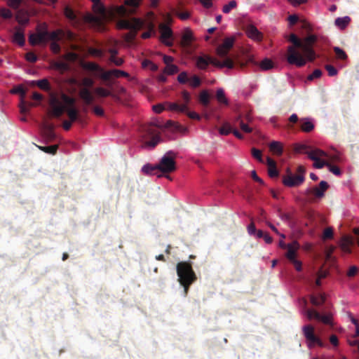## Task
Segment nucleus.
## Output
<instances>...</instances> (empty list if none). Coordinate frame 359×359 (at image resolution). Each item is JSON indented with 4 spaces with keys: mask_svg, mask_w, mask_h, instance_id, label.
<instances>
[{
    "mask_svg": "<svg viewBox=\"0 0 359 359\" xmlns=\"http://www.w3.org/2000/svg\"><path fill=\"white\" fill-rule=\"evenodd\" d=\"M288 40L292 43L287 50L286 59L289 64L302 67L307 61L312 62L316 59L313 45L317 41L316 36L311 34L301 39L296 34H291Z\"/></svg>",
    "mask_w": 359,
    "mask_h": 359,
    "instance_id": "nucleus-1",
    "label": "nucleus"
},
{
    "mask_svg": "<svg viewBox=\"0 0 359 359\" xmlns=\"http://www.w3.org/2000/svg\"><path fill=\"white\" fill-rule=\"evenodd\" d=\"M75 98L65 93H62L60 99L53 97L50 99L51 115L55 118L60 117L65 112L67 113L69 121H80L79 110L75 107Z\"/></svg>",
    "mask_w": 359,
    "mask_h": 359,
    "instance_id": "nucleus-2",
    "label": "nucleus"
},
{
    "mask_svg": "<svg viewBox=\"0 0 359 359\" xmlns=\"http://www.w3.org/2000/svg\"><path fill=\"white\" fill-rule=\"evenodd\" d=\"M177 274L178 280L183 286L184 294L187 295L189 286L194 283L196 279V275L193 270L191 263L187 262H180L177 264Z\"/></svg>",
    "mask_w": 359,
    "mask_h": 359,
    "instance_id": "nucleus-3",
    "label": "nucleus"
},
{
    "mask_svg": "<svg viewBox=\"0 0 359 359\" xmlns=\"http://www.w3.org/2000/svg\"><path fill=\"white\" fill-rule=\"evenodd\" d=\"M119 29H130L131 32L126 35V40L132 41L136 36L137 31L143 28L144 22L142 19L132 18L130 20L121 19L116 23Z\"/></svg>",
    "mask_w": 359,
    "mask_h": 359,
    "instance_id": "nucleus-4",
    "label": "nucleus"
},
{
    "mask_svg": "<svg viewBox=\"0 0 359 359\" xmlns=\"http://www.w3.org/2000/svg\"><path fill=\"white\" fill-rule=\"evenodd\" d=\"M176 154L172 151H168L157 164L159 172L162 174H168L176 170V162L175 161Z\"/></svg>",
    "mask_w": 359,
    "mask_h": 359,
    "instance_id": "nucleus-5",
    "label": "nucleus"
},
{
    "mask_svg": "<svg viewBox=\"0 0 359 359\" xmlns=\"http://www.w3.org/2000/svg\"><path fill=\"white\" fill-rule=\"evenodd\" d=\"M182 104L178 102H166L168 110L176 112H185L188 110V104L191 100V95L187 90L182 92Z\"/></svg>",
    "mask_w": 359,
    "mask_h": 359,
    "instance_id": "nucleus-6",
    "label": "nucleus"
},
{
    "mask_svg": "<svg viewBox=\"0 0 359 359\" xmlns=\"http://www.w3.org/2000/svg\"><path fill=\"white\" fill-rule=\"evenodd\" d=\"M154 128H161V126L156 123H151L148 126L144 127V130L149 135H153L151 140L145 142L146 146L154 148L161 141V138L158 134H156V131Z\"/></svg>",
    "mask_w": 359,
    "mask_h": 359,
    "instance_id": "nucleus-7",
    "label": "nucleus"
},
{
    "mask_svg": "<svg viewBox=\"0 0 359 359\" xmlns=\"http://www.w3.org/2000/svg\"><path fill=\"white\" fill-rule=\"evenodd\" d=\"M304 335L306 340L309 341V346H311L315 344L320 347L324 346V343L320 340L319 337L316 336L314 333V327L311 325H306L302 328Z\"/></svg>",
    "mask_w": 359,
    "mask_h": 359,
    "instance_id": "nucleus-8",
    "label": "nucleus"
},
{
    "mask_svg": "<svg viewBox=\"0 0 359 359\" xmlns=\"http://www.w3.org/2000/svg\"><path fill=\"white\" fill-rule=\"evenodd\" d=\"M11 92L12 93H18L21 95V102L20 104V111L21 114H27L29 111V109L34 105L33 103L27 102L25 100L26 90L22 86H15L11 90Z\"/></svg>",
    "mask_w": 359,
    "mask_h": 359,
    "instance_id": "nucleus-9",
    "label": "nucleus"
},
{
    "mask_svg": "<svg viewBox=\"0 0 359 359\" xmlns=\"http://www.w3.org/2000/svg\"><path fill=\"white\" fill-rule=\"evenodd\" d=\"M93 10L94 13L97 14L98 16L90 15L87 17V20L92 23L97 25L101 24L102 18H104L106 16V9L104 6L101 2L94 4L93 5Z\"/></svg>",
    "mask_w": 359,
    "mask_h": 359,
    "instance_id": "nucleus-10",
    "label": "nucleus"
},
{
    "mask_svg": "<svg viewBox=\"0 0 359 359\" xmlns=\"http://www.w3.org/2000/svg\"><path fill=\"white\" fill-rule=\"evenodd\" d=\"M159 30L161 32V41L168 47L172 46L173 41L172 29L168 25L161 23L159 25Z\"/></svg>",
    "mask_w": 359,
    "mask_h": 359,
    "instance_id": "nucleus-11",
    "label": "nucleus"
},
{
    "mask_svg": "<svg viewBox=\"0 0 359 359\" xmlns=\"http://www.w3.org/2000/svg\"><path fill=\"white\" fill-rule=\"evenodd\" d=\"M306 316L309 320L313 318L323 323L325 325L333 326L332 316L331 314L321 315L320 313L313 309L306 311Z\"/></svg>",
    "mask_w": 359,
    "mask_h": 359,
    "instance_id": "nucleus-12",
    "label": "nucleus"
},
{
    "mask_svg": "<svg viewBox=\"0 0 359 359\" xmlns=\"http://www.w3.org/2000/svg\"><path fill=\"white\" fill-rule=\"evenodd\" d=\"M325 156V153L323 151L318 149H313L309 154V158L314 161L313 166L318 169L322 168L324 166H327V163H328L327 162H325L320 159V157Z\"/></svg>",
    "mask_w": 359,
    "mask_h": 359,
    "instance_id": "nucleus-13",
    "label": "nucleus"
},
{
    "mask_svg": "<svg viewBox=\"0 0 359 359\" xmlns=\"http://www.w3.org/2000/svg\"><path fill=\"white\" fill-rule=\"evenodd\" d=\"M304 181V177L302 175H287L283 177V183L285 186L289 187H298Z\"/></svg>",
    "mask_w": 359,
    "mask_h": 359,
    "instance_id": "nucleus-14",
    "label": "nucleus"
},
{
    "mask_svg": "<svg viewBox=\"0 0 359 359\" xmlns=\"http://www.w3.org/2000/svg\"><path fill=\"white\" fill-rule=\"evenodd\" d=\"M234 43L233 38H226L221 45L217 48V54L222 57H226Z\"/></svg>",
    "mask_w": 359,
    "mask_h": 359,
    "instance_id": "nucleus-15",
    "label": "nucleus"
},
{
    "mask_svg": "<svg viewBox=\"0 0 359 359\" xmlns=\"http://www.w3.org/2000/svg\"><path fill=\"white\" fill-rule=\"evenodd\" d=\"M245 32L247 36L257 41H260L262 40L263 35L261 32H259L257 28L253 25H249L245 28Z\"/></svg>",
    "mask_w": 359,
    "mask_h": 359,
    "instance_id": "nucleus-16",
    "label": "nucleus"
},
{
    "mask_svg": "<svg viewBox=\"0 0 359 359\" xmlns=\"http://www.w3.org/2000/svg\"><path fill=\"white\" fill-rule=\"evenodd\" d=\"M196 66L201 70H205L211 64V57L207 55L195 57Z\"/></svg>",
    "mask_w": 359,
    "mask_h": 359,
    "instance_id": "nucleus-17",
    "label": "nucleus"
},
{
    "mask_svg": "<svg viewBox=\"0 0 359 359\" xmlns=\"http://www.w3.org/2000/svg\"><path fill=\"white\" fill-rule=\"evenodd\" d=\"M299 249V244L297 241H293L287 245V252L285 257L287 259L292 262L296 258L297 252Z\"/></svg>",
    "mask_w": 359,
    "mask_h": 359,
    "instance_id": "nucleus-18",
    "label": "nucleus"
},
{
    "mask_svg": "<svg viewBox=\"0 0 359 359\" xmlns=\"http://www.w3.org/2000/svg\"><path fill=\"white\" fill-rule=\"evenodd\" d=\"M233 125L235 126L238 125L244 133H250L252 132V128L250 127L247 123L244 122L242 114H239L233 118Z\"/></svg>",
    "mask_w": 359,
    "mask_h": 359,
    "instance_id": "nucleus-19",
    "label": "nucleus"
},
{
    "mask_svg": "<svg viewBox=\"0 0 359 359\" xmlns=\"http://www.w3.org/2000/svg\"><path fill=\"white\" fill-rule=\"evenodd\" d=\"M48 31L45 29L38 30L36 34H32L29 37L30 43H34V37H37L38 41L40 43H46L48 41Z\"/></svg>",
    "mask_w": 359,
    "mask_h": 359,
    "instance_id": "nucleus-20",
    "label": "nucleus"
},
{
    "mask_svg": "<svg viewBox=\"0 0 359 359\" xmlns=\"http://www.w3.org/2000/svg\"><path fill=\"white\" fill-rule=\"evenodd\" d=\"M353 245V241L352 237L349 236H344L342 237L340 242V248L341 250L345 253L351 252V246Z\"/></svg>",
    "mask_w": 359,
    "mask_h": 359,
    "instance_id": "nucleus-21",
    "label": "nucleus"
},
{
    "mask_svg": "<svg viewBox=\"0 0 359 359\" xmlns=\"http://www.w3.org/2000/svg\"><path fill=\"white\" fill-rule=\"evenodd\" d=\"M79 96L87 106L91 105L94 101V97L88 88H82L79 92Z\"/></svg>",
    "mask_w": 359,
    "mask_h": 359,
    "instance_id": "nucleus-22",
    "label": "nucleus"
},
{
    "mask_svg": "<svg viewBox=\"0 0 359 359\" xmlns=\"http://www.w3.org/2000/svg\"><path fill=\"white\" fill-rule=\"evenodd\" d=\"M329 185L325 181H321L319 184V187H315L311 191V192L314 194L318 198H321L324 196L325 192L328 189Z\"/></svg>",
    "mask_w": 359,
    "mask_h": 359,
    "instance_id": "nucleus-23",
    "label": "nucleus"
},
{
    "mask_svg": "<svg viewBox=\"0 0 359 359\" xmlns=\"http://www.w3.org/2000/svg\"><path fill=\"white\" fill-rule=\"evenodd\" d=\"M142 170L147 175H156L157 177H162V174L160 173L157 164L154 165L149 163L146 164L142 167Z\"/></svg>",
    "mask_w": 359,
    "mask_h": 359,
    "instance_id": "nucleus-24",
    "label": "nucleus"
},
{
    "mask_svg": "<svg viewBox=\"0 0 359 359\" xmlns=\"http://www.w3.org/2000/svg\"><path fill=\"white\" fill-rule=\"evenodd\" d=\"M147 19L146 20H142L144 22L143 27H145L147 31L155 33V24L154 22V13L151 11L149 12L147 14Z\"/></svg>",
    "mask_w": 359,
    "mask_h": 359,
    "instance_id": "nucleus-25",
    "label": "nucleus"
},
{
    "mask_svg": "<svg viewBox=\"0 0 359 359\" xmlns=\"http://www.w3.org/2000/svg\"><path fill=\"white\" fill-rule=\"evenodd\" d=\"M269 149L273 154L281 156L283 152V147L281 142L273 141L269 144Z\"/></svg>",
    "mask_w": 359,
    "mask_h": 359,
    "instance_id": "nucleus-26",
    "label": "nucleus"
},
{
    "mask_svg": "<svg viewBox=\"0 0 359 359\" xmlns=\"http://www.w3.org/2000/svg\"><path fill=\"white\" fill-rule=\"evenodd\" d=\"M13 41L20 46H24L25 43V38L24 32L22 29H16V31L13 34Z\"/></svg>",
    "mask_w": 359,
    "mask_h": 359,
    "instance_id": "nucleus-27",
    "label": "nucleus"
},
{
    "mask_svg": "<svg viewBox=\"0 0 359 359\" xmlns=\"http://www.w3.org/2000/svg\"><path fill=\"white\" fill-rule=\"evenodd\" d=\"M116 14L121 17L124 18L129 14H135L136 13V9L128 10L124 6H118L115 8Z\"/></svg>",
    "mask_w": 359,
    "mask_h": 359,
    "instance_id": "nucleus-28",
    "label": "nucleus"
},
{
    "mask_svg": "<svg viewBox=\"0 0 359 359\" xmlns=\"http://www.w3.org/2000/svg\"><path fill=\"white\" fill-rule=\"evenodd\" d=\"M192 39V32L190 30L187 29L182 36L181 45L183 47L188 48L191 46Z\"/></svg>",
    "mask_w": 359,
    "mask_h": 359,
    "instance_id": "nucleus-29",
    "label": "nucleus"
},
{
    "mask_svg": "<svg viewBox=\"0 0 359 359\" xmlns=\"http://www.w3.org/2000/svg\"><path fill=\"white\" fill-rule=\"evenodd\" d=\"M299 126L301 130L305 133H309L314 128L313 123L309 118H302Z\"/></svg>",
    "mask_w": 359,
    "mask_h": 359,
    "instance_id": "nucleus-30",
    "label": "nucleus"
},
{
    "mask_svg": "<svg viewBox=\"0 0 359 359\" xmlns=\"http://www.w3.org/2000/svg\"><path fill=\"white\" fill-rule=\"evenodd\" d=\"M16 20L20 24H27L29 22L28 13L23 10H19L16 14Z\"/></svg>",
    "mask_w": 359,
    "mask_h": 359,
    "instance_id": "nucleus-31",
    "label": "nucleus"
},
{
    "mask_svg": "<svg viewBox=\"0 0 359 359\" xmlns=\"http://www.w3.org/2000/svg\"><path fill=\"white\" fill-rule=\"evenodd\" d=\"M326 297L324 294H318L311 297V302L314 306H320L325 302Z\"/></svg>",
    "mask_w": 359,
    "mask_h": 359,
    "instance_id": "nucleus-32",
    "label": "nucleus"
},
{
    "mask_svg": "<svg viewBox=\"0 0 359 359\" xmlns=\"http://www.w3.org/2000/svg\"><path fill=\"white\" fill-rule=\"evenodd\" d=\"M32 84L36 85L41 90H43L46 91L50 90V83L46 79H41V80H38V81H33Z\"/></svg>",
    "mask_w": 359,
    "mask_h": 359,
    "instance_id": "nucleus-33",
    "label": "nucleus"
},
{
    "mask_svg": "<svg viewBox=\"0 0 359 359\" xmlns=\"http://www.w3.org/2000/svg\"><path fill=\"white\" fill-rule=\"evenodd\" d=\"M233 128L229 122H225L223 125L219 128V133L222 135H228L230 133H233Z\"/></svg>",
    "mask_w": 359,
    "mask_h": 359,
    "instance_id": "nucleus-34",
    "label": "nucleus"
},
{
    "mask_svg": "<svg viewBox=\"0 0 359 359\" xmlns=\"http://www.w3.org/2000/svg\"><path fill=\"white\" fill-rule=\"evenodd\" d=\"M216 98L220 104H224L225 105L229 104V101L226 97L224 91L222 88L217 89L216 92Z\"/></svg>",
    "mask_w": 359,
    "mask_h": 359,
    "instance_id": "nucleus-35",
    "label": "nucleus"
},
{
    "mask_svg": "<svg viewBox=\"0 0 359 359\" xmlns=\"http://www.w3.org/2000/svg\"><path fill=\"white\" fill-rule=\"evenodd\" d=\"M83 68L88 71L97 72V74L100 71H102V68L100 65L92 62L85 63L83 65Z\"/></svg>",
    "mask_w": 359,
    "mask_h": 359,
    "instance_id": "nucleus-36",
    "label": "nucleus"
},
{
    "mask_svg": "<svg viewBox=\"0 0 359 359\" xmlns=\"http://www.w3.org/2000/svg\"><path fill=\"white\" fill-rule=\"evenodd\" d=\"M294 152L296 153H298V154H301V153H303V154H306L309 156V154L312 151V150H310V148L309 146L307 145H305V144H296L294 146Z\"/></svg>",
    "mask_w": 359,
    "mask_h": 359,
    "instance_id": "nucleus-37",
    "label": "nucleus"
},
{
    "mask_svg": "<svg viewBox=\"0 0 359 359\" xmlns=\"http://www.w3.org/2000/svg\"><path fill=\"white\" fill-rule=\"evenodd\" d=\"M351 19L348 16L338 18L335 20V25L341 29H344L350 22Z\"/></svg>",
    "mask_w": 359,
    "mask_h": 359,
    "instance_id": "nucleus-38",
    "label": "nucleus"
},
{
    "mask_svg": "<svg viewBox=\"0 0 359 359\" xmlns=\"http://www.w3.org/2000/svg\"><path fill=\"white\" fill-rule=\"evenodd\" d=\"M51 65L54 69L57 70L66 71L69 69V65L62 61H53Z\"/></svg>",
    "mask_w": 359,
    "mask_h": 359,
    "instance_id": "nucleus-39",
    "label": "nucleus"
},
{
    "mask_svg": "<svg viewBox=\"0 0 359 359\" xmlns=\"http://www.w3.org/2000/svg\"><path fill=\"white\" fill-rule=\"evenodd\" d=\"M259 67L264 71L269 70L273 67V62L271 60L265 58L259 63Z\"/></svg>",
    "mask_w": 359,
    "mask_h": 359,
    "instance_id": "nucleus-40",
    "label": "nucleus"
},
{
    "mask_svg": "<svg viewBox=\"0 0 359 359\" xmlns=\"http://www.w3.org/2000/svg\"><path fill=\"white\" fill-rule=\"evenodd\" d=\"M37 147L47 153V154H55L57 150V145L55 144V145H51V146H48V147H42V146H37Z\"/></svg>",
    "mask_w": 359,
    "mask_h": 359,
    "instance_id": "nucleus-41",
    "label": "nucleus"
},
{
    "mask_svg": "<svg viewBox=\"0 0 359 359\" xmlns=\"http://www.w3.org/2000/svg\"><path fill=\"white\" fill-rule=\"evenodd\" d=\"M333 50L336 54V57L339 60H345L347 59V54L345 53L344 50L340 48L339 47H334Z\"/></svg>",
    "mask_w": 359,
    "mask_h": 359,
    "instance_id": "nucleus-42",
    "label": "nucleus"
},
{
    "mask_svg": "<svg viewBox=\"0 0 359 359\" xmlns=\"http://www.w3.org/2000/svg\"><path fill=\"white\" fill-rule=\"evenodd\" d=\"M114 71L113 69L111 70H108V71H105L104 70V69L102 68V71H100L99 73L97 74L100 78L102 79H103L104 81H109L111 76H114Z\"/></svg>",
    "mask_w": 359,
    "mask_h": 359,
    "instance_id": "nucleus-43",
    "label": "nucleus"
},
{
    "mask_svg": "<svg viewBox=\"0 0 359 359\" xmlns=\"http://www.w3.org/2000/svg\"><path fill=\"white\" fill-rule=\"evenodd\" d=\"M62 34L61 30H55L51 32H48V41L51 40L53 41H57L61 39L60 35Z\"/></svg>",
    "mask_w": 359,
    "mask_h": 359,
    "instance_id": "nucleus-44",
    "label": "nucleus"
},
{
    "mask_svg": "<svg viewBox=\"0 0 359 359\" xmlns=\"http://www.w3.org/2000/svg\"><path fill=\"white\" fill-rule=\"evenodd\" d=\"M200 102L204 105L208 106L210 102V95L205 90L202 91L199 95Z\"/></svg>",
    "mask_w": 359,
    "mask_h": 359,
    "instance_id": "nucleus-45",
    "label": "nucleus"
},
{
    "mask_svg": "<svg viewBox=\"0 0 359 359\" xmlns=\"http://www.w3.org/2000/svg\"><path fill=\"white\" fill-rule=\"evenodd\" d=\"M95 93L102 97H106L111 95V92L104 88L98 87L95 89Z\"/></svg>",
    "mask_w": 359,
    "mask_h": 359,
    "instance_id": "nucleus-46",
    "label": "nucleus"
},
{
    "mask_svg": "<svg viewBox=\"0 0 359 359\" xmlns=\"http://www.w3.org/2000/svg\"><path fill=\"white\" fill-rule=\"evenodd\" d=\"M237 6L236 1L233 0L229 2V4L224 5L222 8V11L224 13H229L231 11Z\"/></svg>",
    "mask_w": 359,
    "mask_h": 359,
    "instance_id": "nucleus-47",
    "label": "nucleus"
},
{
    "mask_svg": "<svg viewBox=\"0 0 359 359\" xmlns=\"http://www.w3.org/2000/svg\"><path fill=\"white\" fill-rule=\"evenodd\" d=\"M165 73L168 74L172 75L179 72V68L177 66L175 65H168L166 66L165 69Z\"/></svg>",
    "mask_w": 359,
    "mask_h": 359,
    "instance_id": "nucleus-48",
    "label": "nucleus"
},
{
    "mask_svg": "<svg viewBox=\"0 0 359 359\" xmlns=\"http://www.w3.org/2000/svg\"><path fill=\"white\" fill-rule=\"evenodd\" d=\"M50 48L54 54H59L61 50V47L57 41H52L50 44Z\"/></svg>",
    "mask_w": 359,
    "mask_h": 359,
    "instance_id": "nucleus-49",
    "label": "nucleus"
},
{
    "mask_svg": "<svg viewBox=\"0 0 359 359\" xmlns=\"http://www.w3.org/2000/svg\"><path fill=\"white\" fill-rule=\"evenodd\" d=\"M252 156L256 158L257 161H259V162L262 163L263 162V159H262V151L261 150L259 149H257L256 148H252Z\"/></svg>",
    "mask_w": 359,
    "mask_h": 359,
    "instance_id": "nucleus-50",
    "label": "nucleus"
},
{
    "mask_svg": "<svg viewBox=\"0 0 359 359\" xmlns=\"http://www.w3.org/2000/svg\"><path fill=\"white\" fill-rule=\"evenodd\" d=\"M0 15L4 19H10L12 18L13 14L9 9L2 8L0 10Z\"/></svg>",
    "mask_w": 359,
    "mask_h": 359,
    "instance_id": "nucleus-51",
    "label": "nucleus"
},
{
    "mask_svg": "<svg viewBox=\"0 0 359 359\" xmlns=\"http://www.w3.org/2000/svg\"><path fill=\"white\" fill-rule=\"evenodd\" d=\"M65 16L69 18V20H74L76 18V15L74 12V11L69 8V7H66L65 8Z\"/></svg>",
    "mask_w": 359,
    "mask_h": 359,
    "instance_id": "nucleus-52",
    "label": "nucleus"
},
{
    "mask_svg": "<svg viewBox=\"0 0 359 359\" xmlns=\"http://www.w3.org/2000/svg\"><path fill=\"white\" fill-rule=\"evenodd\" d=\"M25 0H8V5L13 9H18Z\"/></svg>",
    "mask_w": 359,
    "mask_h": 359,
    "instance_id": "nucleus-53",
    "label": "nucleus"
},
{
    "mask_svg": "<svg viewBox=\"0 0 359 359\" xmlns=\"http://www.w3.org/2000/svg\"><path fill=\"white\" fill-rule=\"evenodd\" d=\"M166 102H165V103L163 104H157L156 105H154L153 106V110L157 113V114H160L161 113L163 110L165 109H167L168 110V108H167V106H166Z\"/></svg>",
    "mask_w": 359,
    "mask_h": 359,
    "instance_id": "nucleus-54",
    "label": "nucleus"
},
{
    "mask_svg": "<svg viewBox=\"0 0 359 359\" xmlns=\"http://www.w3.org/2000/svg\"><path fill=\"white\" fill-rule=\"evenodd\" d=\"M327 167L328 168L329 170L332 172L334 175L339 176L341 175V170L339 167L336 165H333L331 163H327Z\"/></svg>",
    "mask_w": 359,
    "mask_h": 359,
    "instance_id": "nucleus-55",
    "label": "nucleus"
},
{
    "mask_svg": "<svg viewBox=\"0 0 359 359\" xmlns=\"http://www.w3.org/2000/svg\"><path fill=\"white\" fill-rule=\"evenodd\" d=\"M94 81L92 79L88 77H85L81 81V85L83 86L84 88H88L93 86Z\"/></svg>",
    "mask_w": 359,
    "mask_h": 359,
    "instance_id": "nucleus-56",
    "label": "nucleus"
},
{
    "mask_svg": "<svg viewBox=\"0 0 359 359\" xmlns=\"http://www.w3.org/2000/svg\"><path fill=\"white\" fill-rule=\"evenodd\" d=\"M45 135L48 139H53L55 137V133L53 131V126H48L45 130Z\"/></svg>",
    "mask_w": 359,
    "mask_h": 359,
    "instance_id": "nucleus-57",
    "label": "nucleus"
},
{
    "mask_svg": "<svg viewBox=\"0 0 359 359\" xmlns=\"http://www.w3.org/2000/svg\"><path fill=\"white\" fill-rule=\"evenodd\" d=\"M322 75V71L319 69H315L313 73L308 76L307 79L309 81H312L315 79H318Z\"/></svg>",
    "mask_w": 359,
    "mask_h": 359,
    "instance_id": "nucleus-58",
    "label": "nucleus"
},
{
    "mask_svg": "<svg viewBox=\"0 0 359 359\" xmlns=\"http://www.w3.org/2000/svg\"><path fill=\"white\" fill-rule=\"evenodd\" d=\"M177 81L180 83H186L188 81V75L186 72H182L177 76Z\"/></svg>",
    "mask_w": 359,
    "mask_h": 359,
    "instance_id": "nucleus-59",
    "label": "nucleus"
},
{
    "mask_svg": "<svg viewBox=\"0 0 359 359\" xmlns=\"http://www.w3.org/2000/svg\"><path fill=\"white\" fill-rule=\"evenodd\" d=\"M333 237V229L327 227L324 230L323 238L324 240L331 239Z\"/></svg>",
    "mask_w": 359,
    "mask_h": 359,
    "instance_id": "nucleus-60",
    "label": "nucleus"
},
{
    "mask_svg": "<svg viewBox=\"0 0 359 359\" xmlns=\"http://www.w3.org/2000/svg\"><path fill=\"white\" fill-rule=\"evenodd\" d=\"M109 60L113 64H114L116 66H121L124 62L123 58L118 57L117 56L109 57Z\"/></svg>",
    "mask_w": 359,
    "mask_h": 359,
    "instance_id": "nucleus-61",
    "label": "nucleus"
},
{
    "mask_svg": "<svg viewBox=\"0 0 359 359\" xmlns=\"http://www.w3.org/2000/svg\"><path fill=\"white\" fill-rule=\"evenodd\" d=\"M142 0H125V4L128 6L134 7L135 8H138L140 2Z\"/></svg>",
    "mask_w": 359,
    "mask_h": 359,
    "instance_id": "nucleus-62",
    "label": "nucleus"
},
{
    "mask_svg": "<svg viewBox=\"0 0 359 359\" xmlns=\"http://www.w3.org/2000/svg\"><path fill=\"white\" fill-rule=\"evenodd\" d=\"M325 69L327 71L328 75L330 76H334L337 74V69L331 65H325Z\"/></svg>",
    "mask_w": 359,
    "mask_h": 359,
    "instance_id": "nucleus-63",
    "label": "nucleus"
},
{
    "mask_svg": "<svg viewBox=\"0 0 359 359\" xmlns=\"http://www.w3.org/2000/svg\"><path fill=\"white\" fill-rule=\"evenodd\" d=\"M201 79L198 76L194 75L190 79V85L194 88L198 87L201 85Z\"/></svg>",
    "mask_w": 359,
    "mask_h": 359,
    "instance_id": "nucleus-64",
    "label": "nucleus"
}]
</instances>
